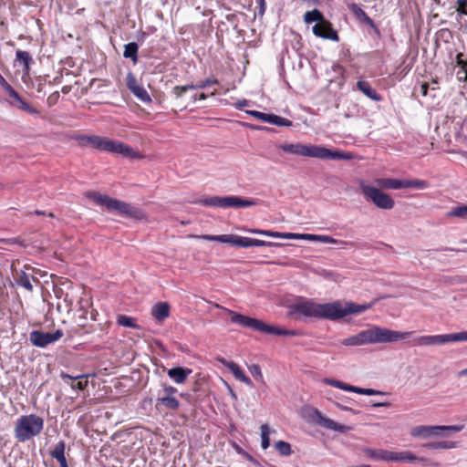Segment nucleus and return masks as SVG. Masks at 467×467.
<instances>
[{"label":"nucleus","mask_w":467,"mask_h":467,"mask_svg":"<svg viewBox=\"0 0 467 467\" xmlns=\"http://www.w3.org/2000/svg\"><path fill=\"white\" fill-rule=\"evenodd\" d=\"M372 304H357L339 302L319 304L312 300L302 299L291 306L292 314H300L306 317L337 320L348 315H358L371 307Z\"/></svg>","instance_id":"1"},{"label":"nucleus","mask_w":467,"mask_h":467,"mask_svg":"<svg viewBox=\"0 0 467 467\" xmlns=\"http://www.w3.org/2000/svg\"><path fill=\"white\" fill-rule=\"evenodd\" d=\"M412 332L409 331H395L385 327L373 326L366 330H362L356 335L343 339L341 344L347 347H354L378 343H395L409 338Z\"/></svg>","instance_id":"2"},{"label":"nucleus","mask_w":467,"mask_h":467,"mask_svg":"<svg viewBox=\"0 0 467 467\" xmlns=\"http://www.w3.org/2000/svg\"><path fill=\"white\" fill-rule=\"evenodd\" d=\"M279 148L285 152L304 157L321 160H350L351 155L340 150H332L321 145H306L302 143L282 144Z\"/></svg>","instance_id":"3"},{"label":"nucleus","mask_w":467,"mask_h":467,"mask_svg":"<svg viewBox=\"0 0 467 467\" xmlns=\"http://www.w3.org/2000/svg\"><path fill=\"white\" fill-rule=\"evenodd\" d=\"M215 307L223 308L231 317V321L234 324L240 325L244 327H247L255 331H259L264 334L275 335V336H290L295 337L299 335L296 330L285 329L279 327L272 326L264 323L263 321L253 318L242 314L236 313L233 310L224 308L220 305L216 304Z\"/></svg>","instance_id":"4"},{"label":"nucleus","mask_w":467,"mask_h":467,"mask_svg":"<svg viewBox=\"0 0 467 467\" xmlns=\"http://www.w3.org/2000/svg\"><path fill=\"white\" fill-rule=\"evenodd\" d=\"M44 428V420L38 415L29 414L19 417L15 424V438L25 442L39 435Z\"/></svg>","instance_id":"5"},{"label":"nucleus","mask_w":467,"mask_h":467,"mask_svg":"<svg viewBox=\"0 0 467 467\" xmlns=\"http://www.w3.org/2000/svg\"><path fill=\"white\" fill-rule=\"evenodd\" d=\"M87 197L99 204L106 206L107 209L117 211L119 214L125 215L127 217L136 220H142L145 217L143 212L140 209L134 207L130 203L110 198L107 195L100 194L99 192H87Z\"/></svg>","instance_id":"6"},{"label":"nucleus","mask_w":467,"mask_h":467,"mask_svg":"<svg viewBox=\"0 0 467 467\" xmlns=\"http://www.w3.org/2000/svg\"><path fill=\"white\" fill-rule=\"evenodd\" d=\"M192 237L206 241H214L220 242L223 244H229L232 246L235 247H243L248 248L252 246H281L282 244L263 241L258 239H253L249 237L239 236L236 234H221V235H211V234H202V235H192Z\"/></svg>","instance_id":"7"},{"label":"nucleus","mask_w":467,"mask_h":467,"mask_svg":"<svg viewBox=\"0 0 467 467\" xmlns=\"http://www.w3.org/2000/svg\"><path fill=\"white\" fill-rule=\"evenodd\" d=\"M196 203L204 205V206H213V207H220V208H245L249 206H253L255 204V202L249 199H243L239 196H211L196 202Z\"/></svg>","instance_id":"8"},{"label":"nucleus","mask_w":467,"mask_h":467,"mask_svg":"<svg viewBox=\"0 0 467 467\" xmlns=\"http://www.w3.org/2000/svg\"><path fill=\"white\" fill-rule=\"evenodd\" d=\"M359 188L362 194L364 195V198L367 201L371 202L378 208L383 210H391L394 207V200L389 194L380 191L379 188L366 184L364 182H360Z\"/></svg>","instance_id":"9"},{"label":"nucleus","mask_w":467,"mask_h":467,"mask_svg":"<svg viewBox=\"0 0 467 467\" xmlns=\"http://www.w3.org/2000/svg\"><path fill=\"white\" fill-rule=\"evenodd\" d=\"M306 418L307 421L321 426L327 430L336 431L341 433L348 432L351 430L350 426L339 424L333 420L324 416L317 409L308 408L306 410Z\"/></svg>","instance_id":"10"},{"label":"nucleus","mask_w":467,"mask_h":467,"mask_svg":"<svg viewBox=\"0 0 467 467\" xmlns=\"http://www.w3.org/2000/svg\"><path fill=\"white\" fill-rule=\"evenodd\" d=\"M460 341H467V331L444 335L420 336L414 340L417 346L444 345Z\"/></svg>","instance_id":"11"},{"label":"nucleus","mask_w":467,"mask_h":467,"mask_svg":"<svg viewBox=\"0 0 467 467\" xmlns=\"http://www.w3.org/2000/svg\"><path fill=\"white\" fill-rule=\"evenodd\" d=\"M64 333L61 329H57L55 332H43L39 330H33L29 334V340L31 344L37 348H46L49 344L58 341Z\"/></svg>","instance_id":"12"},{"label":"nucleus","mask_w":467,"mask_h":467,"mask_svg":"<svg viewBox=\"0 0 467 467\" xmlns=\"http://www.w3.org/2000/svg\"><path fill=\"white\" fill-rule=\"evenodd\" d=\"M74 140L81 147H90L92 149L106 150L108 138L100 137L98 135L78 134L74 137Z\"/></svg>","instance_id":"13"},{"label":"nucleus","mask_w":467,"mask_h":467,"mask_svg":"<svg viewBox=\"0 0 467 467\" xmlns=\"http://www.w3.org/2000/svg\"><path fill=\"white\" fill-rule=\"evenodd\" d=\"M105 151L119 153L125 157H129L130 159H139L141 157L140 154L137 150H135L133 148L130 147L129 145H127L123 142L112 140L109 139H108Z\"/></svg>","instance_id":"14"},{"label":"nucleus","mask_w":467,"mask_h":467,"mask_svg":"<svg viewBox=\"0 0 467 467\" xmlns=\"http://www.w3.org/2000/svg\"><path fill=\"white\" fill-rule=\"evenodd\" d=\"M410 435L413 437L427 439L431 437L446 436L447 434L441 432V428L439 425H419L410 430Z\"/></svg>","instance_id":"15"},{"label":"nucleus","mask_w":467,"mask_h":467,"mask_svg":"<svg viewBox=\"0 0 467 467\" xmlns=\"http://www.w3.org/2000/svg\"><path fill=\"white\" fill-rule=\"evenodd\" d=\"M312 31L315 36L325 38V39H330L333 41H338V35L337 32L332 27V25L327 20L323 21L322 23H317L313 28Z\"/></svg>","instance_id":"16"},{"label":"nucleus","mask_w":467,"mask_h":467,"mask_svg":"<svg viewBox=\"0 0 467 467\" xmlns=\"http://www.w3.org/2000/svg\"><path fill=\"white\" fill-rule=\"evenodd\" d=\"M348 9L352 12V14L358 21L368 25L377 34H379V29L375 25L374 21L365 13V11L358 5L352 3L348 5Z\"/></svg>","instance_id":"17"},{"label":"nucleus","mask_w":467,"mask_h":467,"mask_svg":"<svg viewBox=\"0 0 467 467\" xmlns=\"http://www.w3.org/2000/svg\"><path fill=\"white\" fill-rule=\"evenodd\" d=\"M13 276L17 285L24 287L29 292L33 291V285L31 283V280L39 283L37 278L34 277L33 275H27L24 270H16L15 273L13 274Z\"/></svg>","instance_id":"18"},{"label":"nucleus","mask_w":467,"mask_h":467,"mask_svg":"<svg viewBox=\"0 0 467 467\" xmlns=\"http://www.w3.org/2000/svg\"><path fill=\"white\" fill-rule=\"evenodd\" d=\"M168 376L177 384L183 383L188 376L192 373V369L182 367L171 368L168 370Z\"/></svg>","instance_id":"19"},{"label":"nucleus","mask_w":467,"mask_h":467,"mask_svg":"<svg viewBox=\"0 0 467 467\" xmlns=\"http://www.w3.org/2000/svg\"><path fill=\"white\" fill-rule=\"evenodd\" d=\"M378 186L383 189H405V180H399L393 178H381L376 181Z\"/></svg>","instance_id":"20"},{"label":"nucleus","mask_w":467,"mask_h":467,"mask_svg":"<svg viewBox=\"0 0 467 467\" xmlns=\"http://www.w3.org/2000/svg\"><path fill=\"white\" fill-rule=\"evenodd\" d=\"M151 315L155 319L161 322L170 315V306L167 302H159L153 306Z\"/></svg>","instance_id":"21"},{"label":"nucleus","mask_w":467,"mask_h":467,"mask_svg":"<svg viewBox=\"0 0 467 467\" xmlns=\"http://www.w3.org/2000/svg\"><path fill=\"white\" fill-rule=\"evenodd\" d=\"M357 88L374 101L381 100L380 95H379L377 91L374 88H372L370 84L366 80L358 81Z\"/></svg>","instance_id":"22"},{"label":"nucleus","mask_w":467,"mask_h":467,"mask_svg":"<svg viewBox=\"0 0 467 467\" xmlns=\"http://www.w3.org/2000/svg\"><path fill=\"white\" fill-rule=\"evenodd\" d=\"M156 405H162L168 410H177L180 407V402L175 397L161 396V392H159Z\"/></svg>","instance_id":"23"},{"label":"nucleus","mask_w":467,"mask_h":467,"mask_svg":"<svg viewBox=\"0 0 467 467\" xmlns=\"http://www.w3.org/2000/svg\"><path fill=\"white\" fill-rule=\"evenodd\" d=\"M417 460L419 459L409 451H393L392 462H414Z\"/></svg>","instance_id":"24"},{"label":"nucleus","mask_w":467,"mask_h":467,"mask_svg":"<svg viewBox=\"0 0 467 467\" xmlns=\"http://www.w3.org/2000/svg\"><path fill=\"white\" fill-rule=\"evenodd\" d=\"M138 50L139 46L135 42H130L124 46L123 56L126 58H130L133 63H137L138 61Z\"/></svg>","instance_id":"25"},{"label":"nucleus","mask_w":467,"mask_h":467,"mask_svg":"<svg viewBox=\"0 0 467 467\" xmlns=\"http://www.w3.org/2000/svg\"><path fill=\"white\" fill-rule=\"evenodd\" d=\"M369 456L377 461L392 462L393 451L383 449L373 450Z\"/></svg>","instance_id":"26"},{"label":"nucleus","mask_w":467,"mask_h":467,"mask_svg":"<svg viewBox=\"0 0 467 467\" xmlns=\"http://www.w3.org/2000/svg\"><path fill=\"white\" fill-rule=\"evenodd\" d=\"M422 447L432 450H446L452 449L457 447V443L455 441H435V442H428L422 444Z\"/></svg>","instance_id":"27"},{"label":"nucleus","mask_w":467,"mask_h":467,"mask_svg":"<svg viewBox=\"0 0 467 467\" xmlns=\"http://www.w3.org/2000/svg\"><path fill=\"white\" fill-rule=\"evenodd\" d=\"M16 60L23 63L24 71L26 73L29 72L30 63L33 62V59L28 52L23 51V50H17L16 52Z\"/></svg>","instance_id":"28"},{"label":"nucleus","mask_w":467,"mask_h":467,"mask_svg":"<svg viewBox=\"0 0 467 467\" xmlns=\"http://www.w3.org/2000/svg\"><path fill=\"white\" fill-rule=\"evenodd\" d=\"M304 20L306 24H311L313 22L322 23L326 19L318 9H313L305 13Z\"/></svg>","instance_id":"29"},{"label":"nucleus","mask_w":467,"mask_h":467,"mask_svg":"<svg viewBox=\"0 0 467 467\" xmlns=\"http://www.w3.org/2000/svg\"><path fill=\"white\" fill-rule=\"evenodd\" d=\"M447 217H458L467 220V204L458 205L451 208L447 213Z\"/></svg>","instance_id":"30"},{"label":"nucleus","mask_w":467,"mask_h":467,"mask_svg":"<svg viewBox=\"0 0 467 467\" xmlns=\"http://www.w3.org/2000/svg\"><path fill=\"white\" fill-rule=\"evenodd\" d=\"M267 123H271L278 127H291L293 125L291 120L275 114H269Z\"/></svg>","instance_id":"31"},{"label":"nucleus","mask_w":467,"mask_h":467,"mask_svg":"<svg viewBox=\"0 0 467 467\" xmlns=\"http://www.w3.org/2000/svg\"><path fill=\"white\" fill-rule=\"evenodd\" d=\"M275 448L281 456H290L293 453L290 443L284 441H276Z\"/></svg>","instance_id":"32"},{"label":"nucleus","mask_w":467,"mask_h":467,"mask_svg":"<svg viewBox=\"0 0 467 467\" xmlns=\"http://www.w3.org/2000/svg\"><path fill=\"white\" fill-rule=\"evenodd\" d=\"M261 446L264 450H266L270 445V428L268 424H263L261 427Z\"/></svg>","instance_id":"33"},{"label":"nucleus","mask_w":467,"mask_h":467,"mask_svg":"<svg viewBox=\"0 0 467 467\" xmlns=\"http://www.w3.org/2000/svg\"><path fill=\"white\" fill-rule=\"evenodd\" d=\"M117 323L124 327H138L137 324L135 323V319L125 315H119L117 317Z\"/></svg>","instance_id":"34"},{"label":"nucleus","mask_w":467,"mask_h":467,"mask_svg":"<svg viewBox=\"0 0 467 467\" xmlns=\"http://www.w3.org/2000/svg\"><path fill=\"white\" fill-rule=\"evenodd\" d=\"M131 93L142 102H150L151 100L150 95L147 90L140 85L136 87Z\"/></svg>","instance_id":"35"},{"label":"nucleus","mask_w":467,"mask_h":467,"mask_svg":"<svg viewBox=\"0 0 467 467\" xmlns=\"http://www.w3.org/2000/svg\"><path fill=\"white\" fill-rule=\"evenodd\" d=\"M429 183L423 180H405V188L426 189Z\"/></svg>","instance_id":"36"},{"label":"nucleus","mask_w":467,"mask_h":467,"mask_svg":"<svg viewBox=\"0 0 467 467\" xmlns=\"http://www.w3.org/2000/svg\"><path fill=\"white\" fill-rule=\"evenodd\" d=\"M65 447L66 442L64 441H59L56 445L54 450L51 451V456L53 458L63 457L65 455Z\"/></svg>","instance_id":"37"},{"label":"nucleus","mask_w":467,"mask_h":467,"mask_svg":"<svg viewBox=\"0 0 467 467\" xmlns=\"http://www.w3.org/2000/svg\"><path fill=\"white\" fill-rule=\"evenodd\" d=\"M193 89V84L173 87L171 93L176 99H180L185 92Z\"/></svg>","instance_id":"38"},{"label":"nucleus","mask_w":467,"mask_h":467,"mask_svg":"<svg viewBox=\"0 0 467 467\" xmlns=\"http://www.w3.org/2000/svg\"><path fill=\"white\" fill-rule=\"evenodd\" d=\"M285 236V239H293V240H314V239H316L315 234H308L286 233V234Z\"/></svg>","instance_id":"39"},{"label":"nucleus","mask_w":467,"mask_h":467,"mask_svg":"<svg viewBox=\"0 0 467 467\" xmlns=\"http://www.w3.org/2000/svg\"><path fill=\"white\" fill-rule=\"evenodd\" d=\"M351 392H355V393H358V394H362V395H368V396L384 394L381 391L375 390L372 389H363V388H358V387H355V386L352 387Z\"/></svg>","instance_id":"40"},{"label":"nucleus","mask_w":467,"mask_h":467,"mask_svg":"<svg viewBox=\"0 0 467 467\" xmlns=\"http://www.w3.org/2000/svg\"><path fill=\"white\" fill-rule=\"evenodd\" d=\"M249 371L252 376L258 381L264 382L263 374L261 371V368L257 364H253L249 367Z\"/></svg>","instance_id":"41"},{"label":"nucleus","mask_w":467,"mask_h":467,"mask_svg":"<svg viewBox=\"0 0 467 467\" xmlns=\"http://www.w3.org/2000/svg\"><path fill=\"white\" fill-rule=\"evenodd\" d=\"M217 83L218 80L215 78H207L205 80L199 81L198 83L193 85V89H202Z\"/></svg>","instance_id":"42"},{"label":"nucleus","mask_w":467,"mask_h":467,"mask_svg":"<svg viewBox=\"0 0 467 467\" xmlns=\"http://www.w3.org/2000/svg\"><path fill=\"white\" fill-rule=\"evenodd\" d=\"M126 85L130 92L139 86L138 81L132 72H129L126 77Z\"/></svg>","instance_id":"43"},{"label":"nucleus","mask_w":467,"mask_h":467,"mask_svg":"<svg viewBox=\"0 0 467 467\" xmlns=\"http://www.w3.org/2000/svg\"><path fill=\"white\" fill-rule=\"evenodd\" d=\"M229 369L236 379L240 380L245 375L236 363H229Z\"/></svg>","instance_id":"44"},{"label":"nucleus","mask_w":467,"mask_h":467,"mask_svg":"<svg viewBox=\"0 0 467 467\" xmlns=\"http://www.w3.org/2000/svg\"><path fill=\"white\" fill-rule=\"evenodd\" d=\"M162 394L161 396H171L175 397V394L178 393V389L171 385H167L163 383L162 385Z\"/></svg>","instance_id":"45"},{"label":"nucleus","mask_w":467,"mask_h":467,"mask_svg":"<svg viewBox=\"0 0 467 467\" xmlns=\"http://www.w3.org/2000/svg\"><path fill=\"white\" fill-rule=\"evenodd\" d=\"M246 114L254 117L255 119L262 120L264 122H267L269 114L256 111V110H246Z\"/></svg>","instance_id":"46"},{"label":"nucleus","mask_w":467,"mask_h":467,"mask_svg":"<svg viewBox=\"0 0 467 467\" xmlns=\"http://www.w3.org/2000/svg\"><path fill=\"white\" fill-rule=\"evenodd\" d=\"M441 428V432L449 435L450 432H458L463 429L462 425H451V426H440Z\"/></svg>","instance_id":"47"},{"label":"nucleus","mask_w":467,"mask_h":467,"mask_svg":"<svg viewBox=\"0 0 467 467\" xmlns=\"http://www.w3.org/2000/svg\"><path fill=\"white\" fill-rule=\"evenodd\" d=\"M19 108L30 114L38 115L39 111L26 101H21Z\"/></svg>","instance_id":"48"},{"label":"nucleus","mask_w":467,"mask_h":467,"mask_svg":"<svg viewBox=\"0 0 467 467\" xmlns=\"http://www.w3.org/2000/svg\"><path fill=\"white\" fill-rule=\"evenodd\" d=\"M457 13L459 15H467V0H457Z\"/></svg>","instance_id":"49"},{"label":"nucleus","mask_w":467,"mask_h":467,"mask_svg":"<svg viewBox=\"0 0 467 467\" xmlns=\"http://www.w3.org/2000/svg\"><path fill=\"white\" fill-rule=\"evenodd\" d=\"M315 237H316L315 240L321 241L325 244H337L338 243V240H336L328 235H316L315 234Z\"/></svg>","instance_id":"50"},{"label":"nucleus","mask_w":467,"mask_h":467,"mask_svg":"<svg viewBox=\"0 0 467 467\" xmlns=\"http://www.w3.org/2000/svg\"><path fill=\"white\" fill-rule=\"evenodd\" d=\"M60 377L63 380H67V379L76 380V379H86L87 375L82 374V375H78V376H71L67 373L62 372L60 374Z\"/></svg>","instance_id":"51"},{"label":"nucleus","mask_w":467,"mask_h":467,"mask_svg":"<svg viewBox=\"0 0 467 467\" xmlns=\"http://www.w3.org/2000/svg\"><path fill=\"white\" fill-rule=\"evenodd\" d=\"M258 4V12L257 15L262 17L265 15V9H266V3L265 0H255Z\"/></svg>","instance_id":"52"},{"label":"nucleus","mask_w":467,"mask_h":467,"mask_svg":"<svg viewBox=\"0 0 467 467\" xmlns=\"http://www.w3.org/2000/svg\"><path fill=\"white\" fill-rule=\"evenodd\" d=\"M285 234H286V233H279V232L265 230V236L285 239Z\"/></svg>","instance_id":"53"},{"label":"nucleus","mask_w":467,"mask_h":467,"mask_svg":"<svg viewBox=\"0 0 467 467\" xmlns=\"http://www.w3.org/2000/svg\"><path fill=\"white\" fill-rule=\"evenodd\" d=\"M70 386L73 389L83 390L88 386V381L87 380H85V381L79 380L76 384H74V383L70 384Z\"/></svg>","instance_id":"54"},{"label":"nucleus","mask_w":467,"mask_h":467,"mask_svg":"<svg viewBox=\"0 0 467 467\" xmlns=\"http://www.w3.org/2000/svg\"><path fill=\"white\" fill-rule=\"evenodd\" d=\"M456 77L460 82H467V72L463 68L457 72Z\"/></svg>","instance_id":"55"},{"label":"nucleus","mask_w":467,"mask_h":467,"mask_svg":"<svg viewBox=\"0 0 467 467\" xmlns=\"http://www.w3.org/2000/svg\"><path fill=\"white\" fill-rule=\"evenodd\" d=\"M466 61L467 60H464L462 59V53H459L456 57V65L458 67L462 68H465L466 67Z\"/></svg>","instance_id":"56"},{"label":"nucleus","mask_w":467,"mask_h":467,"mask_svg":"<svg viewBox=\"0 0 467 467\" xmlns=\"http://www.w3.org/2000/svg\"><path fill=\"white\" fill-rule=\"evenodd\" d=\"M324 382L329 386L339 389L341 387V381L333 379H325Z\"/></svg>","instance_id":"57"},{"label":"nucleus","mask_w":467,"mask_h":467,"mask_svg":"<svg viewBox=\"0 0 467 467\" xmlns=\"http://www.w3.org/2000/svg\"><path fill=\"white\" fill-rule=\"evenodd\" d=\"M7 90H8L9 96L11 98L16 99L20 103H21V101H23V99L20 98L18 93L16 90H14L10 86H8Z\"/></svg>","instance_id":"58"},{"label":"nucleus","mask_w":467,"mask_h":467,"mask_svg":"<svg viewBox=\"0 0 467 467\" xmlns=\"http://www.w3.org/2000/svg\"><path fill=\"white\" fill-rule=\"evenodd\" d=\"M248 105V101L246 99H241L234 103V108L237 109H242L243 108Z\"/></svg>","instance_id":"59"},{"label":"nucleus","mask_w":467,"mask_h":467,"mask_svg":"<svg viewBox=\"0 0 467 467\" xmlns=\"http://www.w3.org/2000/svg\"><path fill=\"white\" fill-rule=\"evenodd\" d=\"M56 460L59 462L60 467H67V462L65 455L62 458H56Z\"/></svg>","instance_id":"60"},{"label":"nucleus","mask_w":467,"mask_h":467,"mask_svg":"<svg viewBox=\"0 0 467 467\" xmlns=\"http://www.w3.org/2000/svg\"><path fill=\"white\" fill-rule=\"evenodd\" d=\"M246 231L251 234H260V235H265V230H261V229H249Z\"/></svg>","instance_id":"61"},{"label":"nucleus","mask_w":467,"mask_h":467,"mask_svg":"<svg viewBox=\"0 0 467 467\" xmlns=\"http://www.w3.org/2000/svg\"><path fill=\"white\" fill-rule=\"evenodd\" d=\"M341 387L339 388L340 389H343V390H347V391H351L352 389V385H349V384H347L345 382H342L341 381Z\"/></svg>","instance_id":"62"},{"label":"nucleus","mask_w":467,"mask_h":467,"mask_svg":"<svg viewBox=\"0 0 467 467\" xmlns=\"http://www.w3.org/2000/svg\"><path fill=\"white\" fill-rule=\"evenodd\" d=\"M240 381L245 383L246 385H248L250 387H253V383H252L251 379L246 375H244V378H242L240 379Z\"/></svg>","instance_id":"63"},{"label":"nucleus","mask_w":467,"mask_h":467,"mask_svg":"<svg viewBox=\"0 0 467 467\" xmlns=\"http://www.w3.org/2000/svg\"><path fill=\"white\" fill-rule=\"evenodd\" d=\"M240 381L245 383L246 385H248L250 387H253V383H252L251 379L246 375H244V378H242L240 379Z\"/></svg>","instance_id":"64"}]
</instances>
